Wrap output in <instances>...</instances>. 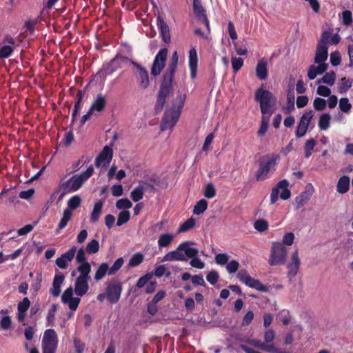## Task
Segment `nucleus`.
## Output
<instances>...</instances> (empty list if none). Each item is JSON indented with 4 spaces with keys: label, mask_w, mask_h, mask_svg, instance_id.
Instances as JSON below:
<instances>
[{
    "label": "nucleus",
    "mask_w": 353,
    "mask_h": 353,
    "mask_svg": "<svg viewBox=\"0 0 353 353\" xmlns=\"http://www.w3.org/2000/svg\"><path fill=\"white\" fill-rule=\"evenodd\" d=\"M314 108L317 111H323L326 107V101L322 98H316L313 103Z\"/></svg>",
    "instance_id": "3c124183"
},
{
    "label": "nucleus",
    "mask_w": 353,
    "mask_h": 353,
    "mask_svg": "<svg viewBox=\"0 0 353 353\" xmlns=\"http://www.w3.org/2000/svg\"><path fill=\"white\" fill-rule=\"evenodd\" d=\"M336 80V74L334 72H327L321 78V81L323 83L328 84L330 85H333Z\"/></svg>",
    "instance_id": "09e8293b"
},
{
    "label": "nucleus",
    "mask_w": 353,
    "mask_h": 353,
    "mask_svg": "<svg viewBox=\"0 0 353 353\" xmlns=\"http://www.w3.org/2000/svg\"><path fill=\"white\" fill-rule=\"evenodd\" d=\"M215 262L219 264V265H225L227 264V263L229 261V256L225 254V253H223V254H218L215 256Z\"/></svg>",
    "instance_id": "6e6d98bb"
},
{
    "label": "nucleus",
    "mask_w": 353,
    "mask_h": 353,
    "mask_svg": "<svg viewBox=\"0 0 353 353\" xmlns=\"http://www.w3.org/2000/svg\"><path fill=\"white\" fill-rule=\"evenodd\" d=\"M85 251L84 248H81L77 251V254L76 256V261L79 263V266L77 268H88L89 270H91V265L88 262L87 259L85 257Z\"/></svg>",
    "instance_id": "393cba45"
},
{
    "label": "nucleus",
    "mask_w": 353,
    "mask_h": 353,
    "mask_svg": "<svg viewBox=\"0 0 353 353\" xmlns=\"http://www.w3.org/2000/svg\"><path fill=\"white\" fill-rule=\"evenodd\" d=\"M194 244V242L191 241L181 243L176 250L168 252L163 257L161 261H186L188 256H193L194 254H199V250L196 248L191 247Z\"/></svg>",
    "instance_id": "f257e3e1"
},
{
    "label": "nucleus",
    "mask_w": 353,
    "mask_h": 353,
    "mask_svg": "<svg viewBox=\"0 0 353 353\" xmlns=\"http://www.w3.org/2000/svg\"><path fill=\"white\" fill-rule=\"evenodd\" d=\"M243 64V59L240 57H232V65L234 71L236 72L242 67Z\"/></svg>",
    "instance_id": "e2e57ef3"
},
{
    "label": "nucleus",
    "mask_w": 353,
    "mask_h": 353,
    "mask_svg": "<svg viewBox=\"0 0 353 353\" xmlns=\"http://www.w3.org/2000/svg\"><path fill=\"white\" fill-rule=\"evenodd\" d=\"M132 64L136 67L137 70V75L139 88L142 90L147 89L150 85L148 72L137 62L132 61Z\"/></svg>",
    "instance_id": "dca6fc26"
},
{
    "label": "nucleus",
    "mask_w": 353,
    "mask_h": 353,
    "mask_svg": "<svg viewBox=\"0 0 353 353\" xmlns=\"http://www.w3.org/2000/svg\"><path fill=\"white\" fill-rule=\"evenodd\" d=\"M144 191L140 185L136 187L130 193V196L133 201L138 202L143 199Z\"/></svg>",
    "instance_id": "473e14b6"
},
{
    "label": "nucleus",
    "mask_w": 353,
    "mask_h": 353,
    "mask_svg": "<svg viewBox=\"0 0 353 353\" xmlns=\"http://www.w3.org/2000/svg\"><path fill=\"white\" fill-rule=\"evenodd\" d=\"M287 259V249L281 242H273L268 259L270 265H280L285 264Z\"/></svg>",
    "instance_id": "423d86ee"
},
{
    "label": "nucleus",
    "mask_w": 353,
    "mask_h": 353,
    "mask_svg": "<svg viewBox=\"0 0 353 353\" xmlns=\"http://www.w3.org/2000/svg\"><path fill=\"white\" fill-rule=\"evenodd\" d=\"M42 344L43 353H54L57 346V340L54 330L48 329L45 332Z\"/></svg>",
    "instance_id": "f8f14e48"
},
{
    "label": "nucleus",
    "mask_w": 353,
    "mask_h": 353,
    "mask_svg": "<svg viewBox=\"0 0 353 353\" xmlns=\"http://www.w3.org/2000/svg\"><path fill=\"white\" fill-rule=\"evenodd\" d=\"M341 56L338 51H335L330 54V62L332 65L336 66L341 63Z\"/></svg>",
    "instance_id": "69168bd1"
},
{
    "label": "nucleus",
    "mask_w": 353,
    "mask_h": 353,
    "mask_svg": "<svg viewBox=\"0 0 353 353\" xmlns=\"http://www.w3.org/2000/svg\"><path fill=\"white\" fill-rule=\"evenodd\" d=\"M268 228V223L263 219H260L254 223V228L259 232H264Z\"/></svg>",
    "instance_id": "052dcab7"
},
{
    "label": "nucleus",
    "mask_w": 353,
    "mask_h": 353,
    "mask_svg": "<svg viewBox=\"0 0 353 353\" xmlns=\"http://www.w3.org/2000/svg\"><path fill=\"white\" fill-rule=\"evenodd\" d=\"M77 271L80 273L77 278L74 284V292L77 296H83L89 289L88 281L90 279V273L91 270L88 268H77Z\"/></svg>",
    "instance_id": "6e6552de"
},
{
    "label": "nucleus",
    "mask_w": 353,
    "mask_h": 353,
    "mask_svg": "<svg viewBox=\"0 0 353 353\" xmlns=\"http://www.w3.org/2000/svg\"><path fill=\"white\" fill-rule=\"evenodd\" d=\"M350 188V178L347 176H343L338 181L336 189L341 194L346 193Z\"/></svg>",
    "instance_id": "cd10ccee"
},
{
    "label": "nucleus",
    "mask_w": 353,
    "mask_h": 353,
    "mask_svg": "<svg viewBox=\"0 0 353 353\" xmlns=\"http://www.w3.org/2000/svg\"><path fill=\"white\" fill-rule=\"evenodd\" d=\"M288 181L283 179L279 181L276 186L272 188L270 194V202L272 204H274L277 201L280 190L281 191L280 194L281 199L286 200L290 197L291 192L290 190L288 189Z\"/></svg>",
    "instance_id": "9b49d317"
},
{
    "label": "nucleus",
    "mask_w": 353,
    "mask_h": 353,
    "mask_svg": "<svg viewBox=\"0 0 353 353\" xmlns=\"http://www.w3.org/2000/svg\"><path fill=\"white\" fill-rule=\"evenodd\" d=\"M208 207V202L205 199H201L199 201L194 207V213L195 214H200L204 212Z\"/></svg>",
    "instance_id": "e433bc0d"
},
{
    "label": "nucleus",
    "mask_w": 353,
    "mask_h": 353,
    "mask_svg": "<svg viewBox=\"0 0 353 353\" xmlns=\"http://www.w3.org/2000/svg\"><path fill=\"white\" fill-rule=\"evenodd\" d=\"M246 342L249 345H252L261 350L265 351V352H266L268 347V344H265V343H263L262 341H261L260 340H258V339H248V340H246Z\"/></svg>",
    "instance_id": "79ce46f5"
},
{
    "label": "nucleus",
    "mask_w": 353,
    "mask_h": 353,
    "mask_svg": "<svg viewBox=\"0 0 353 353\" xmlns=\"http://www.w3.org/2000/svg\"><path fill=\"white\" fill-rule=\"evenodd\" d=\"M266 352L268 353H290L288 351H286L285 350L277 347L274 344H268V349L266 350Z\"/></svg>",
    "instance_id": "774afa93"
},
{
    "label": "nucleus",
    "mask_w": 353,
    "mask_h": 353,
    "mask_svg": "<svg viewBox=\"0 0 353 353\" xmlns=\"http://www.w3.org/2000/svg\"><path fill=\"white\" fill-rule=\"evenodd\" d=\"M195 225V219L192 217L186 220L179 228V232H184L192 228Z\"/></svg>",
    "instance_id": "ea45409f"
},
{
    "label": "nucleus",
    "mask_w": 353,
    "mask_h": 353,
    "mask_svg": "<svg viewBox=\"0 0 353 353\" xmlns=\"http://www.w3.org/2000/svg\"><path fill=\"white\" fill-rule=\"evenodd\" d=\"M313 192V186L312 184H308L306 186V190L295 198L294 205L296 209H299L307 203L311 198Z\"/></svg>",
    "instance_id": "a211bd4d"
},
{
    "label": "nucleus",
    "mask_w": 353,
    "mask_h": 353,
    "mask_svg": "<svg viewBox=\"0 0 353 353\" xmlns=\"http://www.w3.org/2000/svg\"><path fill=\"white\" fill-rule=\"evenodd\" d=\"M341 41V37L338 34L334 35L330 31H324L321 36V39L317 44L316 50V60L327 59L328 46L330 44H338Z\"/></svg>",
    "instance_id": "20e7f679"
},
{
    "label": "nucleus",
    "mask_w": 353,
    "mask_h": 353,
    "mask_svg": "<svg viewBox=\"0 0 353 353\" xmlns=\"http://www.w3.org/2000/svg\"><path fill=\"white\" fill-rule=\"evenodd\" d=\"M168 49H161L156 55L152 68L151 74L153 76L159 75L165 65L167 59Z\"/></svg>",
    "instance_id": "ddd939ff"
},
{
    "label": "nucleus",
    "mask_w": 353,
    "mask_h": 353,
    "mask_svg": "<svg viewBox=\"0 0 353 353\" xmlns=\"http://www.w3.org/2000/svg\"><path fill=\"white\" fill-rule=\"evenodd\" d=\"M12 321L9 316H4L0 321V327L2 330H7L11 327Z\"/></svg>",
    "instance_id": "5fc2aeb1"
},
{
    "label": "nucleus",
    "mask_w": 353,
    "mask_h": 353,
    "mask_svg": "<svg viewBox=\"0 0 353 353\" xmlns=\"http://www.w3.org/2000/svg\"><path fill=\"white\" fill-rule=\"evenodd\" d=\"M107 104V99L106 97L103 95L102 94H98L93 101L92 105L90 109L93 112L94 111L97 112H102Z\"/></svg>",
    "instance_id": "4be33fe9"
},
{
    "label": "nucleus",
    "mask_w": 353,
    "mask_h": 353,
    "mask_svg": "<svg viewBox=\"0 0 353 353\" xmlns=\"http://www.w3.org/2000/svg\"><path fill=\"white\" fill-rule=\"evenodd\" d=\"M123 258H119L117 259L114 264L112 265L111 268H109V275H113L123 265Z\"/></svg>",
    "instance_id": "de8ad7c7"
},
{
    "label": "nucleus",
    "mask_w": 353,
    "mask_h": 353,
    "mask_svg": "<svg viewBox=\"0 0 353 353\" xmlns=\"http://www.w3.org/2000/svg\"><path fill=\"white\" fill-rule=\"evenodd\" d=\"M353 79H346L343 77L341 79V83L339 88V92L341 94L347 92L352 85Z\"/></svg>",
    "instance_id": "c9c22d12"
},
{
    "label": "nucleus",
    "mask_w": 353,
    "mask_h": 353,
    "mask_svg": "<svg viewBox=\"0 0 353 353\" xmlns=\"http://www.w3.org/2000/svg\"><path fill=\"white\" fill-rule=\"evenodd\" d=\"M103 206V202L102 201H99L94 204L90 214V221L92 223H96L99 221L102 212Z\"/></svg>",
    "instance_id": "bb28decb"
},
{
    "label": "nucleus",
    "mask_w": 353,
    "mask_h": 353,
    "mask_svg": "<svg viewBox=\"0 0 353 353\" xmlns=\"http://www.w3.org/2000/svg\"><path fill=\"white\" fill-rule=\"evenodd\" d=\"M343 23L346 26L351 25L352 22V15L350 10H345L342 13Z\"/></svg>",
    "instance_id": "13d9d810"
},
{
    "label": "nucleus",
    "mask_w": 353,
    "mask_h": 353,
    "mask_svg": "<svg viewBox=\"0 0 353 353\" xmlns=\"http://www.w3.org/2000/svg\"><path fill=\"white\" fill-rule=\"evenodd\" d=\"M71 216H72L71 211L69 209H65L63 211V217L61 218V219L59 223V225H58V228L59 230H62L67 225L68 221L71 219Z\"/></svg>",
    "instance_id": "72a5a7b5"
},
{
    "label": "nucleus",
    "mask_w": 353,
    "mask_h": 353,
    "mask_svg": "<svg viewBox=\"0 0 353 353\" xmlns=\"http://www.w3.org/2000/svg\"><path fill=\"white\" fill-rule=\"evenodd\" d=\"M198 57L197 52L194 48L190 49L189 52V66L190 69V74L192 79H194L196 76Z\"/></svg>",
    "instance_id": "412c9836"
},
{
    "label": "nucleus",
    "mask_w": 353,
    "mask_h": 353,
    "mask_svg": "<svg viewBox=\"0 0 353 353\" xmlns=\"http://www.w3.org/2000/svg\"><path fill=\"white\" fill-rule=\"evenodd\" d=\"M216 194V191L214 185L212 183H208L204 190V196L207 198H213Z\"/></svg>",
    "instance_id": "0e129e2a"
},
{
    "label": "nucleus",
    "mask_w": 353,
    "mask_h": 353,
    "mask_svg": "<svg viewBox=\"0 0 353 353\" xmlns=\"http://www.w3.org/2000/svg\"><path fill=\"white\" fill-rule=\"evenodd\" d=\"M94 172L92 165H90L88 169L81 174H76L72 176L67 181H61L60 188L62 193L60 196L59 200L62 199L63 196L69 192H75L79 190L83 183L87 181Z\"/></svg>",
    "instance_id": "f03ea898"
},
{
    "label": "nucleus",
    "mask_w": 353,
    "mask_h": 353,
    "mask_svg": "<svg viewBox=\"0 0 353 353\" xmlns=\"http://www.w3.org/2000/svg\"><path fill=\"white\" fill-rule=\"evenodd\" d=\"M132 204L128 199H121L117 201L116 207L118 209H129Z\"/></svg>",
    "instance_id": "864d4df0"
},
{
    "label": "nucleus",
    "mask_w": 353,
    "mask_h": 353,
    "mask_svg": "<svg viewBox=\"0 0 353 353\" xmlns=\"http://www.w3.org/2000/svg\"><path fill=\"white\" fill-rule=\"evenodd\" d=\"M174 235L170 233L163 234L160 235L158 240V245L159 248H165L169 246L173 241Z\"/></svg>",
    "instance_id": "c85d7f7f"
},
{
    "label": "nucleus",
    "mask_w": 353,
    "mask_h": 353,
    "mask_svg": "<svg viewBox=\"0 0 353 353\" xmlns=\"http://www.w3.org/2000/svg\"><path fill=\"white\" fill-rule=\"evenodd\" d=\"M130 214L129 211L123 210V211L121 212L118 216L117 225L118 226H121L123 224L127 223L130 219Z\"/></svg>",
    "instance_id": "a18cd8bd"
},
{
    "label": "nucleus",
    "mask_w": 353,
    "mask_h": 353,
    "mask_svg": "<svg viewBox=\"0 0 353 353\" xmlns=\"http://www.w3.org/2000/svg\"><path fill=\"white\" fill-rule=\"evenodd\" d=\"M301 265V261L299 257V253L297 250H295L292 254V261L287 265L289 271L288 276L293 278L296 276L299 272Z\"/></svg>",
    "instance_id": "aec40b11"
},
{
    "label": "nucleus",
    "mask_w": 353,
    "mask_h": 353,
    "mask_svg": "<svg viewBox=\"0 0 353 353\" xmlns=\"http://www.w3.org/2000/svg\"><path fill=\"white\" fill-rule=\"evenodd\" d=\"M219 274L216 271L210 272L206 276L207 281L212 285H214L219 279Z\"/></svg>",
    "instance_id": "338daca9"
},
{
    "label": "nucleus",
    "mask_w": 353,
    "mask_h": 353,
    "mask_svg": "<svg viewBox=\"0 0 353 353\" xmlns=\"http://www.w3.org/2000/svg\"><path fill=\"white\" fill-rule=\"evenodd\" d=\"M314 115V111L309 110L301 116L296 131V136L298 138L303 137L306 134Z\"/></svg>",
    "instance_id": "4468645a"
},
{
    "label": "nucleus",
    "mask_w": 353,
    "mask_h": 353,
    "mask_svg": "<svg viewBox=\"0 0 353 353\" xmlns=\"http://www.w3.org/2000/svg\"><path fill=\"white\" fill-rule=\"evenodd\" d=\"M64 281V276L61 273L57 274L54 276L52 288L51 289L52 294L57 297L61 292V285Z\"/></svg>",
    "instance_id": "a878e982"
},
{
    "label": "nucleus",
    "mask_w": 353,
    "mask_h": 353,
    "mask_svg": "<svg viewBox=\"0 0 353 353\" xmlns=\"http://www.w3.org/2000/svg\"><path fill=\"white\" fill-rule=\"evenodd\" d=\"M143 255L141 253H136L130 258L128 265L130 267H135L142 263Z\"/></svg>",
    "instance_id": "c03bdc74"
},
{
    "label": "nucleus",
    "mask_w": 353,
    "mask_h": 353,
    "mask_svg": "<svg viewBox=\"0 0 353 353\" xmlns=\"http://www.w3.org/2000/svg\"><path fill=\"white\" fill-rule=\"evenodd\" d=\"M81 203V199L80 198L79 196L75 195L72 196L68 202V208H70L69 210L71 211V210L77 209L80 206Z\"/></svg>",
    "instance_id": "37998d69"
},
{
    "label": "nucleus",
    "mask_w": 353,
    "mask_h": 353,
    "mask_svg": "<svg viewBox=\"0 0 353 353\" xmlns=\"http://www.w3.org/2000/svg\"><path fill=\"white\" fill-rule=\"evenodd\" d=\"M107 299L110 303H116L121 297L122 292L121 282L117 279H113L106 283Z\"/></svg>",
    "instance_id": "9d476101"
},
{
    "label": "nucleus",
    "mask_w": 353,
    "mask_h": 353,
    "mask_svg": "<svg viewBox=\"0 0 353 353\" xmlns=\"http://www.w3.org/2000/svg\"><path fill=\"white\" fill-rule=\"evenodd\" d=\"M352 108L351 103L349 102V99L347 98H341L339 101V108L340 110L347 113Z\"/></svg>",
    "instance_id": "8fccbe9b"
},
{
    "label": "nucleus",
    "mask_w": 353,
    "mask_h": 353,
    "mask_svg": "<svg viewBox=\"0 0 353 353\" xmlns=\"http://www.w3.org/2000/svg\"><path fill=\"white\" fill-rule=\"evenodd\" d=\"M99 243L95 239L92 240L90 243H88L85 248L86 252L90 254H95L99 251Z\"/></svg>",
    "instance_id": "49530a36"
},
{
    "label": "nucleus",
    "mask_w": 353,
    "mask_h": 353,
    "mask_svg": "<svg viewBox=\"0 0 353 353\" xmlns=\"http://www.w3.org/2000/svg\"><path fill=\"white\" fill-rule=\"evenodd\" d=\"M183 105V98L180 97V104L178 107V109H170L165 112L162 123L161 124V130L162 131L166 130L168 129H172L173 126L176 124L181 114L180 108H181Z\"/></svg>",
    "instance_id": "1a4fd4ad"
},
{
    "label": "nucleus",
    "mask_w": 353,
    "mask_h": 353,
    "mask_svg": "<svg viewBox=\"0 0 353 353\" xmlns=\"http://www.w3.org/2000/svg\"><path fill=\"white\" fill-rule=\"evenodd\" d=\"M279 159V155L275 154H271L261 158L259 161V170L256 175V180L263 181L265 179L269 172L275 167Z\"/></svg>",
    "instance_id": "0eeeda50"
},
{
    "label": "nucleus",
    "mask_w": 353,
    "mask_h": 353,
    "mask_svg": "<svg viewBox=\"0 0 353 353\" xmlns=\"http://www.w3.org/2000/svg\"><path fill=\"white\" fill-rule=\"evenodd\" d=\"M331 117L325 113L321 115L319 121V127L321 130H326L330 127Z\"/></svg>",
    "instance_id": "2f4dec72"
},
{
    "label": "nucleus",
    "mask_w": 353,
    "mask_h": 353,
    "mask_svg": "<svg viewBox=\"0 0 353 353\" xmlns=\"http://www.w3.org/2000/svg\"><path fill=\"white\" fill-rule=\"evenodd\" d=\"M193 8L199 19H202V15H206L199 0H193Z\"/></svg>",
    "instance_id": "58836bf2"
},
{
    "label": "nucleus",
    "mask_w": 353,
    "mask_h": 353,
    "mask_svg": "<svg viewBox=\"0 0 353 353\" xmlns=\"http://www.w3.org/2000/svg\"><path fill=\"white\" fill-rule=\"evenodd\" d=\"M327 59L322 60H316L314 56V63L317 64L309 66L307 71V77L310 80L314 79L318 75L323 74L328 68V64L325 63Z\"/></svg>",
    "instance_id": "2eb2a0df"
},
{
    "label": "nucleus",
    "mask_w": 353,
    "mask_h": 353,
    "mask_svg": "<svg viewBox=\"0 0 353 353\" xmlns=\"http://www.w3.org/2000/svg\"><path fill=\"white\" fill-rule=\"evenodd\" d=\"M275 339V332L273 330L269 329L264 333V341L265 344H272V342Z\"/></svg>",
    "instance_id": "bf43d9fd"
},
{
    "label": "nucleus",
    "mask_w": 353,
    "mask_h": 353,
    "mask_svg": "<svg viewBox=\"0 0 353 353\" xmlns=\"http://www.w3.org/2000/svg\"><path fill=\"white\" fill-rule=\"evenodd\" d=\"M13 52V48L10 46H3L0 48V58H7L10 57Z\"/></svg>",
    "instance_id": "4d7b16f0"
},
{
    "label": "nucleus",
    "mask_w": 353,
    "mask_h": 353,
    "mask_svg": "<svg viewBox=\"0 0 353 353\" xmlns=\"http://www.w3.org/2000/svg\"><path fill=\"white\" fill-rule=\"evenodd\" d=\"M270 116L268 114L266 117L265 115H263L261 119V126L259 130H258V134L259 136H263L265 134V132L268 130V126H269V120H270Z\"/></svg>",
    "instance_id": "f704fd0d"
},
{
    "label": "nucleus",
    "mask_w": 353,
    "mask_h": 353,
    "mask_svg": "<svg viewBox=\"0 0 353 353\" xmlns=\"http://www.w3.org/2000/svg\"><path fill=\"white\" fill-rule=\"evenodd\" d=\"M268 63L265 59H261L259 61L256 67V74L261 80H264L268 77Z\"/></svg>",
    "instance_id": "b1692460"
},
{
    "label": "nucleus",
    "mask_w": 353,
    "mask_h": 353,
    "mask_svg": "<svg viewBox=\"0 0 353 353\" xmlns=\"http://www.w3.org/2000/svg\"><path fill=\"white\" fill-rule=\"evenodd\" d=\"M188 258L191 259L190 264L192 267L198 269L204 268L205 263L198 257V254H194L193 256H188Z\"/></svg>",
    "instance_id": "a19ab883"
},
{
    "label": "nucleus",
    "mask_w": 353,
    "mask_h": 353,
    "mask_svg": "<svg viewBox=\"0 0 353 353\" xmlns=\"http://www.w3.org/2000/svg\"><path fill=\"white\" fill-rule=\"evenodd\" d=\"M30 305V301L28 298L25 297L22 301L19 302L17 305L18 312H26Z\"/></svg>",
    "instance_id": "603ef678"
},
{
    "label": "nucleus",
    "mask_w": 353,
    "mask_h": 353,
    "mask_svg": "<svg viewBox=\"0 0 353 353\" xmlns=\"http://www.w3.org/2000/svg\"><path fill=\"white\" fill-rule=\"evenodd\" d=\"M294 240V234L292 232H288L283 236L282 242L281 243H283V245L290 246L293 244Z\"/></svg>",
    "instance_id": "680f3d73"
},
{
    "label": "nucleus",
    "mask_w": 353,
    "mask_h": 353,
    "mask_svg": "<svg viewBox=\"0 0 353 353\" xmlns=\"http://www.w3.org/2000/svg\"><path fill=\"white\" fill-rule=\"evenodd\" d=\"M179 56L176 51L172 54L166 72L163 74V81L159 92V96L167 97L170 94L174 77V72L178 65Z\"/></svg>",
    "instance_id": "7ed1b4c3"
},
{
    "label": "nucleus",
    "mask_w": 353,
    "mask_h": 353,
    "mask_svg": "<svg viewBox=\"0 0 353 353\" xmlns=\"http://www.w3.org/2000/svg\"><path fill=\"white\" fill-rule=\"evenodd\" d=\"M255 100L259 102L263 115L269 114V116H271V108L274 105L276 102L273 94L268 90L259 88L256 91Z\"/></svg>",
    "instance_id": "39448f33"
},
{
    "label": "nucleus",
    "mask_w": 353,
    "mask_h": 353,
    "mask_svg": "<svg viewBox=\"0 0 353 353\" xmlns=\"http://www.w3.org/2000/svg\"><path fill=\"white\" fill-rule=\"evenodd\" d=\"M237 277L242 283H243L250 288L252 287V285L254 284V282L256 280L255 279L250 276V275L247 272H239L237 274Z\"/></svg>",
    "instance_id": "c756f323"
},
{
    "label": "nucleus",
    "mask_w": 353,
    "mask_h": 353,
    "mask_svg": "<svg viewBox=\"0 0 353 353\" xmlns=\"http://www.w3.org/2000/svg\"><path fill=\"white\" fill-rule=\"evenodd\" d=\"M77 251V248L72 246L68 252L61 254V256L57 259L56 264L61 269H66L68 267V263L72 261Z\"/></svg>",
    "instance_id": "6ab92c4d"
},
{
    "label": "nucleus",
    "mask_w": 353,
    "mask_h": 353,
    "mask_svg": "<svg viewBox=\"0 0 353 353\" xmlns=\"http://www.w3.org/2000/svg\"><path fill=\"white\" fill-rule=\"evenodd\" d=\"M113 150L110 146H105L95 161L97 167L109 164L112 159Z\"/></svg>",
    "instance_id": "f3484780"
},
{
    "label": "nucleus",
    "mask_w": 353,
    "mask_h": 353,
    "mask_svg": "<svg viewBox=\"0 0 353 353\" xmlns=\"http://www.w3.org/2000/svg\"><path fill=\"white\" fill-rule=\"evenodd\" d=\"M108 272L109 265L105 263H101L95 272L94 279L97 281L101 280Z\"/></svg>",
    "instance_id": "7c9ffc66"
},
{
    "label": "nucleus",
    "mask_w": 353,
    "mask_h": 353,
    "mask_svg": "<svg viewBox=\"0 0 353 353\" xmlns=\"http://www.w3.org/2000/svg\"><path fill=\"white\" fill-rule=\"evenodd\" d=\"M157 23L159 28L161 30V34L163 40L166 43H170L171 38L170 34V28L166 23L163 21V18L159 16L157 17Z\"/></svg>",
    "instance_id": "5701e85b"
},
{
    "label": "nucleus",
    "mask_w": 353,
    "mask_h": 353,
    "mask_svg": "<svg viewBox=\"0 0 353 353\" xmlns=\"http://www.w3.org/2000/svg\"><path fill=\"white\" fill-rule=\"evenodd\" d=\"M316 145V141L314 139L307 140L304 146L305 157L309 158L312 154V151Z\"/></svg>",
    "instance_id": "4c0bfd02"
}]
</instances>
